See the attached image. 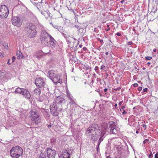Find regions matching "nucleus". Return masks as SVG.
<instances>
[{
  "instance_id": "obj_56",
  "label": "nucleus",
  "mask_w": 158,
  "mask_h": 158,
  "mask_svg": "<svg viewBox=\"0 0 158 158\" xmlns=\"http://www.w3.org/2000/svg\"><path fill=\"white\" fill-rule=\"evenodd\" d=\"M124 2V0H122V1H121L120 2L122 3V4H123V3Z\"/></svg>"
},
{
  "instance_id": "obj_61",
  "label": "nucleus",
  "mask_w": 158,
  "mask_h": 158,
  "mask_svg": "<svg viewBox=\"0 0 158 158\" xmlns=\"http://www.w3.org/2000/svg\"><path fill=\"white\" fill-rule=\"evenodd\" d=\"M52 127L51 125H50H50H48V127H49H49Z\"/></svg>"
},
{
  "instance_id": "obj_52",
  "label": "nucleus",
  "mask_w": 158,
  "mask_h": 158,
  "mask_svg": "<svg viewBox=\"0 0 158 158\" xmlns=\"http://www.w3.org/2000/svg\"><path fill=\"white\" fill-rule=\"evenodd\" d=\"M83 49L84 51H86L87 50V48L86 47H83Z\"/></svg>"
},
{
  "instance_id": "obj_8",
  "label": "nucleus",
  "mask_w": 158,
  "mask_h": 158,
  "mask_svg": "<svg viewBox=\"0 0 158 158\" xmlns=\"http://www.w3.org/2000/svg\"><path fill=\"white\" fill-rule=\"evenodd\" d=\"M9 10L7 7L5 5L0 6V17L2 19L6 18L9 14Z\"/></svg>"
},
{
  "instance_id": "obj_60",
  "label": "nucleus",
  "mask_w": 158,
  "mask_h": 158,
  "mask_svg": "<svg viewBox=\"0 0 158 158\" xmlns=\"http://www.w3.org/2000/svg\"><path fill=\"white\" fill-rule=\"evenodd\" d=\"M82 46V44H80L79 46L80 48H81Z\"/></svg>"
},
{
  "instance_id": "obj_15",
  "label": "nucleus",
  "mask_w": 158,
  "mask_h": 158,
  "mask_svg": "<svg viewBox=\"0 0 158 158\" xmlns=\"http://www.w3.org/2000/svg\"><path fill=\"white\" fill-rule=\"evenodd\" d=\"M52 81L55 85H57L58 83L62 82V80L60 79V76L59 75H57L56 77L53 78Z\"/></svg>"
},
{
  "instance_id": "obj_41",
  "label": "nucleus",
  "mask_w": 158,
  "mask_h": 158,
  "mask_svg": "<svg viewBox=\"0 0 158 158\" xmlns=\"http://www.w3.org/2000/svg\"><path fill=\"white\" fill-rule=\"evenodd\" d=\"M142 88L141 87H139L138 88V89L139 91H140L142 90Z\"/></svg>"
},
{
  "instance_id": "obj_50",
  "label": "nucleus",
  "mask_w": 158,
  "mask_h": 158,
  "mask_svg": "<svg viewBox=\"0 0 158 158\" xmlns=\"http://www.w3.org/2000/svg\"><path fill=\"white\" fill-rule=\"evenodd\" d=\"M155 158H158V153H156L155 156Z\"/></svg>"
},
{
  "instance_id": "obj_22",
  "label": "nucleus",
  "mask_w": 158,
  "mask_h": 158,
  "mask_svg": "<svg viewBox=\"0 0 158 158\" xmlns=\"http://www.w3.org/2000/svg\"><path fill=\"white\" fill-rule=\"evenodd\" d=\"M102 127L105 131L109 127V123H102L101 124Z\"/></svg>"
},
{
  "instance_id": "obj_27",
  "label": "nucleus",
  "mask_w": 158,
  "mask_h": 158,
  "mask_svg": "<svg viewBox=\"0 0 158 158\" xmlns=\"http://www.w3.org/2000/svg\"><path fill=\"white\" fill-rule=\"evenodd\" d=\"M37 52H38V53H39L40 54V56H38V55L36 56V57L38 59L40 60V57L42 56V52L41 51H38Z\"/></svg>"
},
{
  "instance_id": "obj_53",
  "label": "nucleus",
  "mask_w": 158,
  "mask_h": 158,
  "mask_svg": "<svg viewBox=\"0 0 158 158\" xmlns=\"http://www.w3.org/2000/svg\"><path fill=\"white\" fill-rule=\"evenodd\" d=\"M100 42L102 44V45L103 44V40H100Z\"/></svg>"
},
{
  "instance_id": "obj_4",
  "label": "nucleus",
  "mask_w": 158,
  "mask_h": 158,
  "mask_svg": "<svg viewBox=\"0 0 158 158\" xmlns=\"http://www.w3.org/2000/svg\"><path fill=\"white\" fill-rule=\"evenodd\" d=\"M23 153V149L19 146L13 147L10 150V155L13 158H18L22 155Z\"/></svg>"
},
{
  "instance_id": "obj_6",
  "label": "nucleus",
  "mask_w": 158,
  "mask_h": 158,
  "mask_svg": "<svg viewBox=\"0 0 158 158\" xmlns=\"http://www.w3.org/2000/svg\"><path fill=\"white\" fill-rule=\"evenodd\" d=\"M16 94H20L22 95L23 97L29 99L31 97V95L27 89L19 87L16 89L15 92Z\"/></svg>"
},
{
  "instance_id": "obj_13",
  "label": "nucleus",
  "mask_w": 158,
  "mask_h": 158,
  "mask_svg": "<svg viewBox=\"0 0 158 158\" xmlns=\"http://www.w3.org/2000/svg\"><path fill=\"white\" fill-rule=\"evenodd\" d=\"M57 44V42L54 39L52 36H50L49 38V40L48 44L47 46L49 47H51L52 48H56Z\"/></svg>"
},
{
  "instance_id": "obj_21",
  "label": "nucleus",
  "mask_w": 158,
  "mask_h": 158,
  "mask_svg": "<svg viewBox=\"0 0 158 158\" xmlns=\"http://www.w3.org/2000/svg\"><path fill=\"white\" fill-rule=\"evenodd\" d=\"M17 58L18 59L20 58H23L24 56L23 55V54L20 51H18L17 52Z\"/></svg>"
},
{
  "instance_id": "obj_10",
  "label": "nucleus",
  "mask_w": 158,
  "mask_h": 158,
  "mask_svg": "<svg viewBox=\"0 0 158 158\" xmlns=\"http://www.w3.org/2000/svg\"><path fill=\"white\" fill-rule=\"evenodd\" d=\"M35 83L36 86L40 88L44 87L45 84V81L42 77L37 78L35 80Z\"/></svg>"
},
{
  "instance_id": "obj_29",
  "label": "nucleus",
  "mask_w": 158,
  "mask_h": 158,
  "mask_svg": "<svg viewBox=\"0 0 158 158\" xmlns=\"http://www.w3.org/2000/svg\"><path fill=\"white\" fill-rule=\"evenodd\" d=\"M157 10L156 9H153L152 10V11L150 13V14L152 15V14H155V13L156 12Z\"/></svg>"
},
{
  "instance_id": "obj_40",
  "label": "nucleus",
  "mask_w": 158,
  "mask_h": 158,
  "mask_svg": "<svg viewBox=\"0 0 158 158\" xmlns=\"http://www.w3.org/2000/svg\"><path fill=\"white\" fill-rule=\"evenodd\" d=\"M120 89H121L120 87H118L117 88L114 89V90H115L116 91V90L119 91Z\"/></svg>"
},
{
  "instance_id": "obj_12",
  "label": "nucleus",
  "mask_w": 158,
  "mask_h": 158,
  "mask_svg": "<svg viewBox=\"0 0 158 158\" xmlns=\"http://www.w3.org/2000/svg\"><path fill=\"white\" fill-rule=\"evenodd\" d=\"M47 152L48 158H55L56 154L55 150L48 148H47Z\"/></svg>"
},
{
  "instance_id": "obj_35",
  "label": "nucleus",
  "mask_w": 158,
  "mask_h": 158,
  "mask_svg": "<svg viewBox=\"0 0 158 158\" xmlns=\"http://www.w3.org/2000/svg\"><path fill=\"white\" fill-rule=\"evenodd\" d=\"M120 107L122 110H125L124 108H125V106H121Z\"/></svg>"
},
{
  "instance_id": "obj_33",
  "label": "nucleus",
  "mask_w": 158,
  "mask_h": 158,
  "mask_svg": "<svg viewBox=\"0 0 158 158\" xmlns=\"http://www.w3.org/2000/svg\"><path fill=\"white\" fill-rule=\"evenodd\" d=\"M94 70L96 71L97 73H99V71H98V70H98V67L97 66H95L94 68Z\"/></svg>"
},
{
  "instance_id": "obj_58",
  "label": "nucleus",
  "mask_w": 158,
  "mask_h": 158,
  "mask_svg": "<svg viewBox=\"0 0 158 158\" xmlns=\"http://www.w3.org/2000/svg\"><path fill=\"white\" fill-rule=\"evenodd\" d=\"M153 51L155 52H156V49H154Z\"/></svg>"
},
{
  "instance_id": "obj_49",
  "label": "nucleus",
  "mask_w": 158,
  "mask_h": 158,
  "mask_svg": "<svg viewBox=\"0 0 158 158\" xmlns=\"http://www.w3.org/2000/svg\"><path fill=\"white\" fill-rule=\"evenodd\" d=\"M123 101H121L119 102V103H118V105L120 106H121V105L123 103Z\"/></svg>"
},
{
  "instance_id": "obj_7",
  "label": "nucleus",
  "mask_w": 158,
  "mask_h": 158,
  "mask_svg": "<svg viewBox=\"0 0 158 158\" xmlns=\"http://www.w3.org/2000/svg\"><path fill=\"white\" fill-rule=\"evenodd\" d=\"M51 36L45 31H43L41 33L40 40L41 43L44 44L45 45H47V44L48 42V37H50Z\"/></svg>"
},
{
  "instance_id": "obj_54",
  "label": "nucleus",
  "mask_w": 158,
  "mask_h": 158,
  "mask_svg": "<svg viewBox=\"0 0 158 158\" xmlns=\"http://www.w3.org/2000/svg\"><path fill=\"white\" fill-rule=\"evenodd\" d=\"M108 89L106 88H105L104 89V91L105 92H106L107 91Z\"/></svg>"
},
{
  "instance_id": "obj_55",
  "label": "nucleus",
  "mask_w": 158,
  "mask_h": 158,
  "mask_svg": "<svg viewBox=\"0 0 158 158\" xmlns=\"http://www.w3.org/2000/svg\"><path fill=\"white\" fill-rule=\"evenodd\" d=\"M114 106L115 107V108H116V109H117L118 108V107H117V104H115L114 105Z\"/></svg>"
},
{
  "instance_id": "obj_14",
  "label": "nucleus",
  "mask_w": 158,
  "mask_h": 158,
  "mask_svg": "<svg viewBox=\"0 0 158 158\" xmlns=\"http://www.w3.org/2000/svg\"><path fill=\"white\" fill-rule=\"evenodd\" d=\"M65 99L64 98L60 96H59L56 98L54 102L60 104L61 105V104L62 103L63 101H64L65 103Z\"/></svg>"
},
{
  "instance_id": "obj_24",
  "label": "nucleus",
  "mask_w": 158,
  "mask_h": 158,
  "mask_svg": "<svg viewBox=\"0 0 158 158\" xmlns=\"http://www.w3.org/2000/svg\"><path fill=\"white\" fill-rule=\"evenodd\" d=\"M34 94H35L36 95H38L40 94L41 93V91L40 89L36 88L34 90Z\"/></svg>"
},
{
  "instance_id": "obj_19",
  "label": "nucleus",
  "mask_w": 158,
  "mask_h": 158,
  "mask_svg": "<svg viewBox=\"0 0 158 158\" xmlns=\"http://www.w3.org/2000/svg\"><path fill=\"white\" fill-rule=\"evenodd\" d=\"M41 110V112L44 114V116L48 117H49L50 116L49 110L48 109L45 110L43 108H42Z\"/></svg>"
},
{
  "instance_id": "obj_43",
  "label": "nucleus",
  "mask_w": 158,
  "mask_h": 158,
  "mask_svg": "<svg viewBox=\"0 0 158 158\" xmlns=\"http://www.w3.org/2000/svg\"><path fill=\"white\" fill-rule=\"evenodd\" d=\"M127 112L125 111V110H123V112L122 113L123 115H124L125 114H127Z\"/></svg>"
},
{
  "instance_id": "obj_46",
  "label": "nucleus",
  "mask_w": 158,
  "mask_h": 158,
  "mask_svg": "<svg viewBox=\"0 0 158 158\" xmlns=\"http://www.w3.org/2000/svg\"><path fill=\"white\" fill-rule=\"evenodd\" d=\"M79 31L80 32H81V33L83 32V29H82V28H79Z\"/></svg>"
},
{
  "instance_id": "obj_34",
  "label": "nucleus",
  "mask_w": 158,
  "mask_h": 158,
  "mask_svg": "<svg viewBox=\"0 0 158 158\" xmlns=\"http://www.w3.org/2000/svg\"><path fill=\"white\" fill-rule=\"evenodd\" d=\"M12 60L11 63H13L15 62V60L16 59V58L15 56H13L12 57Z\"/></svg>"
},
{
  "instance_id": "obj_42",
  "label": "nucleus",
  "mask_w": 158,
  "mask_h": 158,
  "mask_svg": "<svg viewBox=\"0 0 158 158\" xmlns=\"http://www.w3.org/2000/svg\"><path fill=\"white\" fill-rule=\"evenodd\" d=\"M133 86L135 87H136L138 86V85L137 83H135L133 85Z\"/></svg>"
},
{
  "instance_id": "obj_18",
  "label": "nucleus",
  "mask_w": 158,
  "mask_h": 158,
  "mask_svg": "<svg viewBox=\"0 0 158 158\" xmlns=\"http://www.w3.org/2000/svg\"><path fill=\"white\" fill-rule=\"evenodd\" d=\"M48 75H49V78L52 80L53 78L56 77L58 74L56 73L53 70H50L48 73Z\"/></svg>"
},
{
  "instance_id": "obj_62",
  "label": "nucleus",
  "mask_w": 158,
  "mask_h": 158,
  "mask_svg": "<svg viewBox=\"0 0 158 158\" xmlns=\"http://www.w3.org/2000/svg\"><path fill=\"white\" fill-rule=\"evenodd\" d=\"M105 96L108 98V96H107V94L106 93L105 94Z\"/></svg>"
},
{
  "instance_id": "obj_48",
  "label": "nucleus",
  "mask_w": 158,
  "mask_h": 158,
  "mask_svg": "<svg viewBox=\"0 0 158 158\" xmlns=\"http://www.w3.org/2000/svg\"><path fill=\"white\" fill-rule=\"evenodd\" d=\"M10 59H9L8 60V61L7 62V64H11L12 63H10Z\"/></svg>"
},
{
  "instance_id": "obj_31",
  "label": "nucleus",
  "mask_w": 158,
  "mask_h": 158,
  "mask_svg": "<svg viewBox=\"0 0 158 158\" xmlns=\"http://www.w3.org/2000/svg\"><path fill=\"white\" fill-rule=\"evenodd\" d=\"M106 69V67L105 65H102L101 66L100 69L102 70H104Z\"/></svg>"
},
{
  "instance_id": "obj_32",
  "label": "nucleus",
  "mask_w": 158,
  "mask_h": 158,
  "mask_svg": "<svg viewBox=\"0 0 158 158\" xmlns=\"http://www.w3.org/2000/svg\"><path fill=\"white\" fill-rule=\"evenodd\" d=\"M152 59V57L151 56H146L145 57V60H151Z\"/></svg>"
},
{
  "instance_id": "obj_44",
  "label": "nucleus",
  "mask_w": 158,
  "mask_h": 158,
  "mask_svg": "<svg viewBox=\"0 0 158 158\" xmlns=\"http://www.w3.org/2000/svg\"><path fill=\"white\" fill-rule=\"evenodd\" d=\"M115 35H117L118 36H121V34L120 32H117L116 34Z\"/></svg>"
},
{
  "instance_id": "obj_25",
  "label": "nucleus",
  "mask_w": 158,
  "mask_h": 158,
  "mask_svg": "<svg viewBox=\"0 0 158 158\" xmlns=\"http://www.w3.org/2000/svg\"><path fill=\"white\" fill-rule=\"evenodd\" d=\"M56 139L54 138H52L50 139L51 144L52 146L55 145L56 142Z\"/></svg>"
},
{
  "instance_id": "obj_37",
  "label": "nucleus",
  "mask_w": 158,
  "mask_h": 158,
  "mask_svg": "<svg viewBox=\"0 0 158 158\" xmlns=\"http://www.w3.org/2000/svg\"><path fill=\"white\" fill-rule=\"evenodd\" d=\"M133 43L132 41H129L127 43V44L128 45H131L133 44Z\"/></svg>"
},
{
  "instance_id": "obj_63",
  "label": "nucleus",
  "mask_w": 158,
  "mask_h": 158,
  "mask_svg": "<svg viewBox=\"0 0 158 158\" xmlns=\"http://www.w3.org/2000/svg\"><path fill=\"white\" fill-rule=\"evenodd\" d=\"M97 40L98 41H100L101 40L100 38H97Z\"/></svg>"
},
{
  "instance_id": "obj_1",
  "label": "nucleus",
  "mask_w": 158,
  "mask_h": 158,
  "mask_svg": "<svg viewBox=\"0 0 158 158\" xmlns=\"http://www.w3.org/2000/svg\"><path fill=\"white\" fill-rule=\"evenodd\" d=\"M100 126L97 124H92L90 125L85 132L86 135L90 137L91 140L94 141H96L97 139L95 135L98 133L101 135L103 134L102 131L101 129Z\"/></svg>"
},
{
  "instance_id": "obj_23",
  "label": "nucleus",
  "mask_w": 158,
  "mask_h": 158,
  "mask_svg": "<svg viewBox=\"0 0 158 158\" xmlns=\"http://www.w3.org/2000/svg\"><path fill=\"white\" fill-rule=\"evenodd\" d=\"M105 137L104 134L103 132V134H101V135H100V137L98 141V145H99L101 143L103 140V139L105 138Z\"/></svg>"
},
{
  "instance_id": "obj_3",
  "label": "nucleus",
  "mask_w": 158,
  "mask_h": 158,
  "mask_svg": "<svg viewBox=\"0 0 158 158\" xmlns=\"http://www.w3.org/2000/svg\"><path fill=\"white\" fill-rule=\"evenodd\" d=\"M60 104H58L56 102H53L50 106V112L52 115L54 116H57L58 115V111L61 112L63 110H65L67 108V107L64 108L59 107L60 106Z\"/></svg>"
},
{
  "instance_id": "obj_47",
  "label": "nucleus",
  "mask_w": 158,
  "mask_h": 158,
  "mask_svg": "<svg viewBox=\"0 0 158 158\" xmlns=\"http://www.w3.org/2000/svg\"><path fill=\"white\" fill-rule=\"evenodd\" d=\"M148 90V89L147 88H146L144 89H143V91L144 92H147V90Z\"/></svg>"
},
{
  "instance_id": "obj_20",
  "label": "nucleus",
  "mask_w": 158,
  "mask_h": 158,
  "mask_svg": "<svg viewBox=\"0 0 158 158\" xmlns=\"http://www.w3.org/2000/svg\"><path fill=\"white\" fill-rule=\"evenodd\" d=\"M42 14L44 15L46 18H47L50 16V12L49 11H47L45 10H42L41 11Z\"/></svg>"
},
{
  "instance_id": "obj_16",
  "label": "nucleus",
  "mask_w": 158,
  "mask_h": 158,
  "mask_svg": "<svg viewBox=\"0 0 158 158\" xmlns=\"http://www.w3.org/2000/svg\"><path fill=\"white\" fill-rule=\"evenodd\" d=\"M66 94L67 97L71 101V102H69V104L72 105L75 104V102L73 99V97L71 95L69 91H66Z\"/></svg>"
},
{
  "instance_id": "obj_45",
  "label": "nucleus",
  "mask_w": 158,
  "mask_h": 158,
  "mask_svg": "<svg viewBox=\"0 0 158 158\" xmlns=\"http://www.w3.org/2000/svg\"><path fill=\"white\" fill-rule=\"evenodd\" d=\"M153 156V155L152 154L151 152V153L149 154V157L150 158L152 157Z\"/></svg>"
},
{
  "instance_id": "obj_39",
  "label": "nucleus",
  "mask_w": 158,
  "mask_h": 158,
  "mask_svg": "<svg viewBox=\"0 0 158 158\" xmlns=\"http://www.w3.org/2000/svg\"><path fill=\"white\" fill-rule=\"evenodd\" d=\"M107 29H105V30L106 31H109L110 29V28L109 27V25H108V24H107Z\"/></svg>"
},
{
  "instance_id": "obj_51",
  "label": "nucleus",
  "mask_w": 158,
  "mask_h": 158,
  "mask_svg": "<svg viewBox=\"0 0 158 158\" xmlns=\"http://www.w3.org/2000/svg\"><path fill=\"white\" fill-rule=\"evenodd\" d=\"M3 52H0V56H2V57H4L3 56Z\"/></svg>"
},
{
  "instance_id": "obj_9",
  "label": "nucleus",
  "mask_w": 158,
  "mask_h": 158,
  "mask_svg": "<svg viewBox=\"0 0 158 158\" xmlns=\"http://www.w3.org/2000/svg\"><path fill=\"white\" fill-rule=\"evenodd\" d=\"M109 134H115L117 133V131L116 128L115 123L113 121L110 122L109 123V127L105 131Z\"/></svg>"
},
{
  "instance_id": "obj_57",
  "label": "nucleus",
  "mask_w": 158,
  "mask_h": 158,
  "mask_svg": "<svg viewBox=\"0 0 158 158\" xmlns=\"http://www.w3.org/2000/svg\"><path fill=\"white\" fill-rule=\"evenodd\" d=\"M99 145H98V147H97V151L98 150V149H99Z\"/></svg>"
},
{
  "instance_id": "obj_59",
  "label": "nucleus",
  "mask_w": 158,
  "mask_h": 158,
  "mask_svg": "<svg viewBox=\"0 0 158 158\" xmlns=\"http://www.w3.org/2000/svg\"><path fill=\"white\" fill-rule=\"evenodd\" d=\"M75 27H77V28L78 29V28H79V26H78V25H75Z\"/></svg>"
},
{
  "instance_id": "obj_38",
  "label": "nucleus",
  "mask_w": 158,
  "mask_h": 158,
  "mask_svg": "<svg viewBox=\"0 0 158 158\" xmlns=\"http://www.w3.org/2000/svg\"><path fill=\"white\" fill-rule=\"evenodd\" d=\"M142 127L144 128V130H146V129L147 127V126H146V125L143 124L142 125Z\"/></svg>"
},
{
  "instance_id": "obj_64",
  "label": "nucleus",
  "mask_w": 158,
  "mask_h": 158,
  "mask_svg": "<svg viewBox=\"0 0 158 158\" xmlns=\"http://www.w3.org/2000/svg\"><path fill=\"white\" fill-rule=\"evenodd\" d=\"M105 54H106V55H108V54H109V53H108V52H106V53H105Z\"/></svg>"
},
{
  "instance_id": "obj_30",
  "label": "nucleus",
  "mask_w": 158,
  "mask_h": 158,
  "mask_svg": "<svg viewBox=\"0 0 158 158\" xmlns=\"http://www.w3.org/2000/svg\"><path fill=\"white\" fill-rule=\"evenodd\" d=\"M3 46L5 48L8 49V44L7 43H4Z\"/></svg>"
},
{
  "instance_id": "obj_36",
  "label": "nucleus",
  "mask_w": 158,
  "mask_h": 158,
  "mask_svg": "<svg viewBox=\"0 0 158 158\" xmlns=\"http://www.w3.org/2000/svg\"><path fill=\"white\" fill-rule=\"evenodd\" d=\"M149 141V140L148 139H146L145 140H144L143 142V143L145 144L147 142Z\"/></svg>"
},
{
  "instance_id": "obj_26",
  "label": "nucleus",
  "mask_w": 158,
  "mask_h": 158,
  "mask_svg": "<svg viewBox=\"0 0 158 158\" xmlns=\"http://www.w3.org/2000/svg\"><path fill=\"white\" fill-rule=\"evenodd\" d=\"M58 30L60 33H61L63 34V35H64V31L63 30L62 27H58Z\"/></svg>"
},
{
  "instance_id": "obj_11",
  "label": "nucleus",
  "mask_w": 158,
  "mask_h": 158,
  "mask_svg": "<svg viewBox=\"0 0 158 158\" xmlns=\"http://www.w3.org/2000/svg\"><path fill=\"white\" fill-rule=\"evenodd\" d=\"M12 23L14 26L20 27L22 24L21 18L18 17H13Z\"/></svg>"
},
{
  "instance_id": "obj_17",
  "label": "nucleus",
  "mask_w": 158,
  "mask_h": 158,
  "mask_svg": "<svg viewBox=\"0 0 158 158\" xmlns=\"http://www.w3.org/2000/svg\"><path fill=\"white\" fill-rule=\"evenodd\" d=\"M70 154L68 152L65 151L62 152L59 156V158H70Z\"/></svg>"
},
{
  "instance_id": "obj_5",
  "label": "nucleus",
  "mask_w": 158,
  "mask_h": 158,
  "mask_svg": "<svg viewBox=\"0 0 158 158\" xmlns=\"http://www.w3.org/2000/svg\"><path fill=\"white\" fill-rule=\"evenodd\" d=\"M30 114L31 120L34 122V123L38 124L40 122L41 117L38 112L31 110L30 111Z\"/></svg>"
},
{
  "instance_id": "obj_28",
  "label": "nucleus",
  "mask_w": 158,
  "mask_h": 158,
  "mask_svg": "<svg viewBox=\"0 0 158 158\" xmlns=\"http://www.w3.org/2000/svg\"><path fill=\"white\" fill-rule=\"evenodd\" d=\"M37 158H45V156L44 154H40L38 155Z\"/></svg>"
},
{
  "instance_id": "obj_2",
  "label": "nucleus",
  "mask_w": 158,
  "mask_h": 158,
  "mask_svg": "<svg viewBox=\"0 0 158 158\" xmlns=\"http://www.w3.org/2000/svg\"><path fill=\"white\" fill-rule=\"evenodd\" d=\"M25 29L27 37L32 38L35 36L37 33L35 30V26L31 23L27 24L25 27Z\"/></svg>"
}]
</instances>
